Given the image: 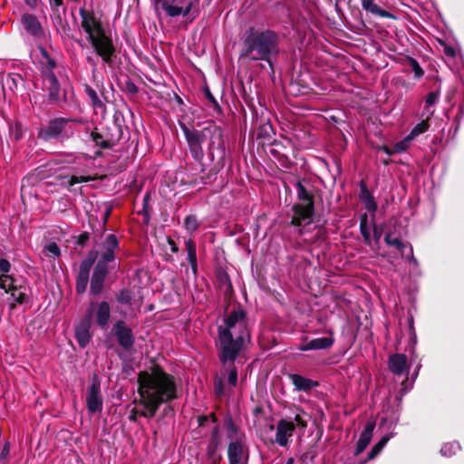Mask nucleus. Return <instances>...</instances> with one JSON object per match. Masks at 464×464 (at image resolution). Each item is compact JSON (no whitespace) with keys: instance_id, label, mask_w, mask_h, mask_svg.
Wrapping results in <instances>:
<instances>
[{"instance_id":"1","label":"nucleus","mask_w":464,"mask_h":464,"mask_svg":"<svg viewBox=\"0 0 464 464\" xmlns=\"http://www.w3.org/2000/svg\"><path fill=\"white\" fill-rule=\"evenodd\" d=\"M137 382L140 399L136 403L142 408L140 417L153 418L160 405L179 397L176 378L159 365L140 372Z\"/></svg>"},{"instance_id":"2","label":"nucleus","mask_w":464,"mask_h":464,"mask_svg":"<svg viewBox=\"0 0 464 464\" xmlns=\"http://www.w3.org/2000/svg\"><path fill=\"white\" fill-rule=\"evenodd\" d=\"M250 342L246 312L239 307L232 309L218 326V355L220 362H235Z\"/></svg>"},{"instance_id":"3","label":"nucleus","mask_w":464,"mask_h":464,"mask_svg":"<svg viewBox=\"0 0 464 464\" xmlns=\"http://www.w3.org/2000/svg\"><path fill=\"white\" fill-rule=\"evenodd\" d=\"M280 34L271 29L249 27L246 30L240 57L250 61H265L274 69L272 59L281 52Z\"/></svg>"},{"instance_id":"4","label":"nucleus","mask_w":464,"mask_h":464,"mask_svg":"<svg viewBox=\"0 0 464 464\" xmlns=\"http://www.w3.org/2000/svg\"><path fill=\"white\" fill-rule=\"evenodd\" d=\"M81 22L80 28L87 34V39L104 63L111 65L116 56V47L110 35H108L92 11L85 8L79 10Z\"/></svg>"},{"instance_id":"5","label":"nucleus","mask_w":464,"mask_h":464,"mask_svg":"<svg viewBox=\"0 0 464 464\" xmlns=\"http://www.w3.org/2000/svg\"><path fill=\"white\" fill-rule=\"evenodd\" d=\"M227 436L229 440L227 446L228 463L247 464L249 450L245 433L229 420L227 423Z\"/></svg>"},{"instance_id":"6","label":"nucleus","mask_w":464,"mask_h":464,"mask_svg":"<svg viewBox=\"0 0 464 464\" xmlns=\"http://www.w3.org/2000/svg\"><path fill=\"white\" fill-rule=\"evenodd\" d=\"M295 187L297 198L304 203L293 206L294 216L291 223L293 226L300 227L310 225L313 222L314 212V196L300 181L296 182Z\"/></svg>"},{"instance_id":"7","label":"nucleus","mask_w":464,"mask_h":464,"mask_svg":"<svg viewBox=\"0 0 464 464\" xmlns=\"http://www.w3.org/2000/svg\"><path fill=\"white\" fill-rule=\"evenodd\" d=\"M72 121L80 122L78 120H72L70 118H55L47 123V125L42 127L38 130V138L49 141L52 140H64L72 137L74 133V130L71 123Z\"/></svg>"},{"instance_id":"8","label":"nucleus","mask_w":464,"mask_h":464,"mask_svg":"<svg viewBox=\"0 0 464 464\" xmlns=\"http://www.w3.org/2000/svg\"><path fill=\"white\" fill-rule=\"evenodd\" d=\"M78 157H82L81 162L73 163L72 170L76 173L71 176H63L60 178L61 186L72 190V187L78 183L89 182L93 179L89 175L91 169L94 166L95 157L89 156L84 153H78Z\"/></svg>"},{"instance_id":"9","label":"nucleus","mask_w":464,"mask_h":464,"mask_svg":"<svg viewBox=\"0 0 464 464\" xmlns=\"http://www.w3.org/2000/svg\"><path fill=\"white\" fill-rule=\"evenodd\" d=\"M307 421L302 415L296 414L295 417H286L277 421L276 427L275 442L280 447H287L294 431L296 428L305 429Z\"/></svg>"},{"instance_id":"10","label":"nucleus","mask_w":464,"mask_h":464,"mask_svg":"<svg viewBox=\"0 0 464 464\" xmlns=\"http://www.w3.org/2000/svg\"><path fill=\"white\" fill-rule=\"evenodd\" d=\"M20 25L21 34L31 37L35 43L41 44L47 39L44 26L34 14L24 13L20 18Z\"/></svg>"},{"instance_id":"11","label":"nucleus","mask_w":464,"mask_h":464,"mask_svg":"<svg viewBox=\"0 0 464 464\" xmlns=\"http://www.w3.org/2000/svg\"><path fill=\"white\" fill-rule=\"evenodd\" d=\"M204 144H207L211 159H214V152L217 150L221 157L225 155V142L222 129L214 123H209L203 128Z\"/></svg>"},{"instance_id":"12","label":"nucleus","mask_w":464,"mask_h":464,"mask_svg":"<svg viewBox=\"0 0 464 464\" xmlns=\"http://www.w3.org/2000/svg\"><path fill=\"white\" fill-rule=\"evenodd\" d=\"M99 252V260L97 264L102 266H108V264L115 259V251L119 248V240L113 234L101 236V241L96 244Z\"/></svg>"},{"instance_id":"13","label":"nucleus","mask_w":464,"mask_h":464,"mask_svg":"<svg viewBox=\"0 0 464 464\" xmlns=\"http://www.w3.org/2000/svg\"><path fill=\"white\" fill-rule=\"evenodd\" d=\"M180 129L185 136L192 158L198 161H201L204 157L203 151V129L201 130L194 128H188L186 124L181 123Z\"/></svg>"},{"instance_id":"14","label":"nucleus","mask_w":464,"mask_h":464,"mask_svg":"<svg viewBox=\"0 0 464 464\" xmlns=\"http://www.w3.org/2000/svg\"><path fill=\"white\" fill-rule=\"evenodd\" d=\"M0 288L3 289L5 294L10 295L6 301L9 303L11 308L24 303L25 298L24 292L21 286L14 285V280L9 275H0Z\"/></svg>"},{"instance_id":"15","label":"nucleus","mask_w":464,"mask_h":464,"mask_svg":"<svg viewBox=\"0 0 464 464\" xmlns=\"http://www.w3.org/2000/svg\"><path fill=\"white\" fill-rule=\"evenodd\" d=\"M94 303H92L86 312V314L79 321L75 326V338L81 348H85L91 342V327H92V317Z\"/></svg>"},{"instance_id":"16","label":"nucleus","mask_w":464,"mask_h":464,"mask_svg":"<svg viewBox=\"0 0 464 464\" xmlns=\"http://www.w3.org/2000/svg\"><path fill=\"white\" fill-rule=\"evenodd\" d=\"M102 403L103 400L101 393V382L95 376L87 391L86 407L91 413H95L102 410Z\"/></svg>"},{"instance_id":"17","label":"nucleus","mask_w":464,"mask_h":464,"mask_svg":"<svg viewBox=\"0 0 464 464\" xmlns=\"http://www.w3.org/2000/svg\"><path fill=\"white\" fill-rule=\"evenodd\" d=\"M194 4V0H161V7L169 16H187Z\"/></svg>"},{"instance_id":"18","label":"nucleus","mask_w":464,"mask_h":464,"mask_svg":"<svg viewBox=\"0 0 464 464\" xmlns=\"http://www.w3.org/2000/svg\"><path fill=\"white\" fill-rule=\"evenodd\" d=\"M112 333L116 337L119 344L125 350H130L134 344V336L132 330L127 324L120 320L112 327Z\"/></svg>"},{"instance_id":"19","label":"nucleus","mask_w":464,"mask_h":464,"mask_svg":"<svg viewBox=\"0 0 464 464\" xmlns=\"http://www.w3.org/2000/svg\"><path fill=\"white\" fill-rule=\"evenodd\" d=\"M361 5L362 8L372 15L393 20L396 19V16L393 14L383 8L380 0H361Z\"/></svg>"},{"instance_id":"20","label":"nucleus","mask_w":464,"mask_h":464,"mask_svg":"<svg viewBox=\"0 0 464 464\" xmlns=\"http://www.w3.org/2000/svg\"><path fill=\"white\" fill-rule=\"evenodd\" d=\"M37 51L39 53L37 58L43 74L55 72V70H57L59 66L55 60L49 54L48 51L42 46L41 44H38Z\"/></svg>"},{"instance_id":"21","label":"nucleus","mask_w":464,"mask_h":464,"mask_svg":"<svg viewBox=\"0 0 464 464\" xmlns=\"http://www.w3.org/2000/svg\"><path fill=\"white\" fill-rule=\"evenodd\" d=\"M44 89L48 92V99L51 102H57L60 99V83L55 72L44 74Z\"/></svg>"},{"instance_id":"22","label":"nucleus","mask_w":464,"mask_h":464,"mask_svg":"<svg viewBox=\"0 0 464 464\" xmlns=\"http://www.w3.org/2000/svg\"><path fill=\"white\" fill-rule=\"evenodd\" d=\"M375 428V422L373 420H368L360 434L359 440L356 443V448L354 450V456L360 455L370 444L372 433Z\"/></svg>"},{"instance_id":"23","label":"nucleus","mask_w":464,"mask_h":464,"mask_svg":"<svg viewBox=\"0 0 464 464\" xmlns=\"http://www.w3.org/2000/svg\"><path fill=\"white\" fill-rule=\"evenodd\" d=\"M108 274V266H102V264H96L91 279V292L98 295L102 292L104 279Z\"/></svg>"},{"instance_id":"24","label":"nucleus","mask_w":464,"mask_h":464,"mask_svg":"<svg viewBox=\"0 0 464 464\" xmlns=\"http://www.w3.org/2000/svg\"><path fill=\"white\" fill-rule=\"evenodd\" d=\"M332 334L330 336L314 338L298 346L299 351L306 352L312 350H323L331 347L334 344Z\"/></svg>"},{"instance_id":"25","label":"nucleus","mask_w":464,"mask_h":464,"mask_svg":"<svg viewBox=\"0 0 464 464\" xmlns=\"http://www.w3.org/2000/svg\"><path fill=\"white\" fill-rule=\"evenodd\" d=\"M95 309V320L96 324L102 327H107L110 318H111V306L108 302L102 301L99 304H94L92 310Z\"/></svg>"},{"instance_id":"26","label":"nucleus","mask_w":464,"mask_h":464,"mask_svg":"<svg viewBox=\"0 0 464 464\" xmlns=\"http://www.w3.org/2000/svg\"><path fill=\"white\" fill-rule=\"evenodd\" d=\"M408 367V358L405 354L395 353L389 357V369L392 373L401 375Z\"/></svg>"},{"instance_id":"27","label":"nucleus","mask_w":464,"mask_h":464,"mask_svg":"<svg viewBox=\"0 0 464 464\" xmlns=\"http://www.w3.org/2000/svg\"><path fill=\"white\" fill-rule=\"evenodd\" d=\"M359 199L368 212L371 214H374L376 212V201L363 181L360 182Z\"/></svg>"},{"instance_id":"28","label":"nucleus","mask_w":464,"mask_h":464,"mask_svg":"<svg viewBox=\"0 0 464 464\" xmlns=\"http://www.w3.org/2000/svg\"><path fill=\"white\" fill-rule=\"evenodd\" d=\"M289 379L291 380L293 385L295 386L296 391L299 392H309L313 388L318 386V382L313 381L311 379L305 378L300 374L293 373L289 375Z\"/></svg>"},{"instance_id":"29","label":"nucleus","mask_w":464,"mask_h":464,"mask_svg":"<svg viewBox=\"0 0 464 464\" xmlns=\"http://www.w3.org/2000/svg\"><path fill=\"white\" fill-rule=\"evenodd\" d=\"M221 435L219 431V428L215 426L212 430L209 444L208 448V452L210 457H214L218 449L221 446Z\"/></svg>"},{"instance_id":"30","label":"nucleus","mask_w":464,"mask_h":464,"mask_svg":"<svg viewBox=\"0 0 464 464\" xmlns=\"http://www.w3.org/2000/svg\"><path fill=\"white\" fill-rule=\"evenodd\" d=\"M392 438V435H384L370 450L367 459L364 460L360 461L359 464H365L367 461L372 460L375 459L382 450V449L385 447V445L388 443L390 439Z\"/></svg>"},{"instance_id":"31","label":"nucleus","mask_w":464,"mask_h":464,"mask_svg":"<svg viewBox=\"0 0 464 464\" xmlns=\"http://www.w3.org/2000/svg\"><path fill=\"white\" fill-rule=\"evenodd\" d=\"M392 438V435H384L370 450L367 459L364 460L360 461L359 464H365L367 461L372 460L375 459L382 450V449L385 447V445L388 443L390 439Z\"/></svg>"},{"instance_id":"32","label":"nucleus","mask_w":464,"mask_h":464,"mask_svg":"<svg viewBox=\"0 0 464 464\" xmlns=\"http://www.w3.org/2000/svg\"><path fill=\"white\" fill-rule=\"evenodd\" d=\"M98 256H99V252H97L95 250H91L88 253L87 257L81 263L79 274H84V275L90 276L91 267L92 266V265L94 264V262L96 261Z\"/></svg>"},{"instance_id":"33","label":"nucleus","mask_w":464,"mask_h":464,"mask_svg":"<svg viewBox=\"0 0 464 464\" xmlns=\"http://www.w3.org/2000/svg\"><path fill=\"white\" fill-rule=\"evenodd\" d=\"M82 159V157H78L76 153H63L56 157L55 162L63 167H72L73 163L81 162Z\"/></svg>"},{"instance_id":"34","label":"nucleus","mask_w":464,"mask_h":464,"mask_svg":"<svg viewBox=\"0 0 464 464\" xmlns=\"http://www.w3.org/2000/svg\"><path fill=\"white\" fill-rule=\"evenodd\" d=\"M384 241L388 246H393L395 249L400 251L401 255H404L407 246L398 237H395L393 233L390 231L386 232Z\"/></svg>"},{"instance_id":"35","label":"nucleus","mask_w":464,"mask_h":464,"mask_svg":"<svg viewBox=\"0 0 464 464\" xmlns=\"http://www.w3.org/2000/svg\"><path fill=\"white\" fill-rule=\"evenodd\" d=\"M360 232L366 245L371 246V228L368 225V218L366 214H363L360 218Z\"/></svg>"},{"instance_id":"36","label":"nucleus","mask_w":464,"mask_h":464,"mask_svg":"<svg viewBox=\"0 0 464 464\" xmlns=\"http://www.w3.org/2000/svg\"><path fill=\"white\" fill-rule=\"evenodd\" d=\"M186 247L188 252V260L190 264L192 271L194 275L197 273V250L196 245L192 240H188L186 242Z\"/></svg>"},{"instance_id":"37","label":"nucleus","mask_w":464,"mask_h":464,"mask_svg":"<svg viewBox=\"0 0 464 464\" xmlns=\"http://www.w3.org/2000/svg\"><path fill=\"white\" fill-rule=\"evenodd\" d=\"M86 93L91 101V103L92 105V107L94 109H104V104L102 102V101L100 99V97L98 96L97 92H95V90H93L92 88L91 87H88L86 89Z\"/></svg>"},{"instance_id":"38","label":"nucleus","mask_w":464,"mask_h":464,"mask_svg":"<svg viewBox=\"0 0 464 464\" xmlns=\"http://www.w3.org/2000/svg\"><path fill=\"white\" fill-rule=\"evenodd\" d=\"M460 450V446L458 442H449L444 444L440 449L441 455L445 457H451Z\"/></svg>"},{"instance_id":"39","label":"nucleus","mask_w":464,"mask_h":464,"mask_svg":"<svg viewBox=\"0 0 464 464\" xmlns=\"http://www.w3.org/2000/svg\"><path fill=\"white\" fill-rule=\"evenodd\" d=\"M429 129V123L427 121H422L421 122L418 123L416 126L412 128V130L408 134L409 139H411L412 140L416 139L420 134L427 131Z\"/></svg>"},{"instance_id":"40","label":"nucleus","mask_w":464,"mask_h":464,"mask_svg":"<svg viewBox=\"0 0 464 464\" xmlns=\"http://www.w3.org/2000/svg\"><path fill=\"white\" fill-rule=\"evenodd\" d=\"M44 254L49 257H57L61 255L59 246L54 242H50L44 246Z\"/></svg>"},{"instance_id":"41","label":"nucleus","mask_w":464,"mask_h":464,"mask_svg":"<svg viewBox=\"0 0 464 464\" xmlns=\"http://www.w3.org/2000/svg\"><path fill=\"white\" fill-rule=\"evenodd\" d=\"M91 138L95 146H98L101 149H108L111 147V142L107 140H104L103 137L98 132H92Z\"/></svg>"},{"instance_id":"42","label":"nucleus","mask_w":464,"mask_h":464,"mask_svg":"<svg viewBox=\"0 0 464 464\" xmlns=\"http://www.w3.org/2000/svg\"><path fill=\"white\" fill-rule=\"evenodd\" d=\"M89 275L79 274L76 280V292L78 294H82L85 292L88 282H89Z\"/></svg>"},{"instance_id":"43","label":"nucleus","mask_w":464,"mask_h":464,"mask_svg":"<svg viewBox=\"0 0 464 464\" xmlns=\"http://www.w3.org/2000/svg\"><path fill=\"white\" fill-rule=\"evenodd\" d=\"M225 365H227V370L228 372V374H227V382L235 387L237 386V372L234 366V362L232 363H229V362H227Z\"/></svg>"},{"instance_id":"44","label":"nucleus","mask_w":464,"mask_h":464,"mask_svg":"<svg viewBox=\"0 0 464 464\" xmlns=\"http://www.w3.org/2000/svg\"><path fill=\"white\" fill-rule=\"evenodd\" d=\"M184 226H185V228L189 233H193L194 231H196L198 228L199 224L198 222L196 216L189 215L185 218Z\"/></svg>"},{"instance_id":"45","label":"nucleus","mask_w":464,"mask_h":464,"mask_svg":"<svg viewBox=\"0 0 464 464\" xmlns=\"http://www.w3.org/2000/svg\"><path fill=\"white\" fill-rule=\"evenodd\" d=\"M411 141H412V140L409 139V136L407 135L403 140H401L394 144V146H393L394 152L401 153V152L405 151L409 148Z\"/></svg>"},{"instance_id":"46","label":"nucleus","mask_w":464,"mask_h":464,"mask_svg":"<svg viewBox=\"0 0 464 464\" xmlns=\"http://www.w3.org/2000/svg\"><path fill=\"white\" fill-rule=\"evenodd\" d=\"M409 64L411 68V71L414 73L415 78L420 79L423 76L424 71L420 66L419 63L414 58H408Z\"/></svg>"},{"instance_id":"47","label":"nucleus","mask_w":464,"mask_h":464,"mask_svg":"<svg viewBox=\"0 0 464 464\" xmlns=\"http://www.w3.org/2000/svg\"><path fill=\"white\" fill-rule=\"evenodd\" d=\"M116 299L121 304H129L132 299V295L128 289H122L117 295Z\"/></svg>"},{"instance_id":"48","label":"nucleus","mask_w":464,"mask_h":464,"mask_svg":"<svg viewBox=\"0 0 464 464\" xmlns=\"http://www.w3.org/2000/svg\"><path fill=\"white\" fill-rule=\"evenodd\" d=\"M52 10L60 17L62 14L65 13V6L63 0H50Z\"/></svg>"},{"instance_id":"49","label":"nucleus","mask_w":464,"mask_h":464,"mask_svg":"<svg viewBox=\"0 0 464 464\" xmlns=\"http://www.w3.org/2000/svg\"><path fill=\"white\" fill-rule=\"evenodd\" d=\"M10 135L14 137V140H18L22 138L23 130L22 125L20 123H14L10 125L9 128Z\"/></svg>"},{"instance_id":"50","label":"nucleus","mask_w":464,"mask_h":464,"mask_svg":"<svg viewBox=\"0 0 464 464\" xmlns=\"http://www.w3.org/2000/svg\"><path fill=\"white\" fill-rule=\"evenodd\" d=\"M384 229H385V224H381V225L373 224V226H372L373 239L377 245L380 242V239L384 232Z\"/></svg>"},{"instance_id":"51","label":"nucleus","mask_w":464,"mask_h":464,"mask_svg":"<svg viewBox=\"0 0 464 464\" xmlns=\"http://www.w3.org/2000/svg\"><path fill=\"white\" fill-rule=\"evenodd\" d=\"M438 101H439V93L438 92H431L428 93L426 100H425L426 107L428 108L430 106L434 105Z\"/></svg>"},{"instance_id":"52","label":"nucleus","mask_w":464,"mask_h":464,"mask_svg":"<svg viewBox=\"0 0 464 464\" xmlns=\"http://www.w3.org/2000/svg\"><path fill=\"white\" fill-rule=\"evenodd\" d=\"M11 270V264L10 262L5 258L0 259V271L2 275H8V273Z\"/></svg>"},{"instance_id":"53","label":"nucleus","mask_w":464,"mask_h":464,"mask_svg":"<svg viewBox=\"0 0 464 464\" xmlns=\"http://www.w3.org/2000/svg\"><path fill=\"white\" fill-rule=\"evenodd\" d=\"M440 44L444 46V53L448 57H451V58L455 57L456 51L452 46L447 45L444 42H440Z\"/></svg>"},{"instance_id":"54","label":"nucleus","mask_w":464,"mask_h":464,"mask_svg":"<svg viewBox=\"0 0 464 464\" xmlns=\"http://www.w3.org/2000/svg\"><path fill=\"white\" fill-rule=\"evenodd\" d=\"M10 453V444L8 442H5L1 452H0V459H7Z\"/></svg>"},{"instance_id":"55","label":"nucleus","mask_w":464,"mask_h":464,"mask_svg":"<svg viewBox=\"0 0 464 464\" xmlns=\"http://www.w3.org/2000/svg\"><path fill=\"white\" fill-rule=\"evenodd\" d=\"M140 411H141V410L138 411L137 409H133V410L130 411V416H129L130 420H131V421H136V420H137V416H138V415H139V416H140Z\"/></svg>"},{"instance_id":"56","label":"nucleus","mask_w":464,"mask_h":464,"mask_svg":"<svg viewBox=\"0 0 464 464\" xmlns=\"http://www.w3.org/2000/svg\"><path fill=\"white\" fill-rule=\"evenodd\" d=\"M305 458H306V456H304V455L300 457V459L298 460L300 462V464H305L304 463ZM295 459L294 458H289L285 464H295Z\"/></svg>"},{"instance_id":"57","label":"nucleus","mask_w":464,"mask_h":464,"mask_svg":"<svg viewBox=\"0 0 464 464\" xmlns=\"http://www.w3.org/2000/svg\"><path fill=\"white\" fill-rule=\"evenodd\" d=\"M86 61H87L88 64H90L92 66V71H95L96 67H97V63L94 60V58L92 56H87Z\"/></svg>"},{"instance_id":"58","label":"nucleus","mask_w":464,"mask_h":464,"mask_svg":"<svg viewBox=\"0 0 464 464\" xmlns=\"http://www.w3.org/2000/svg\"><path fill=\"white\" fill-rule=\"evenodd\" d=\"M24 3L32 9L37 6V0H24Z\"/></svg>"},{"instance_id":"59","label":"nucleus","mask_w":464,"mask_h":464,"mask_svg":"<svg viewBox=\"0 0 464 464\" xmlns=\"http://www.w3.org/2000/svg\"><path fill=\"white\" fill-rule=\"evenodd\" d=\"M409 258L413 264H417L416 258L413 256V250L411 246H409Z\"/></svg>"},{"instance_id":"60","label":"nucleus","mask_w":464,"mask_h":464,"mask_svg":"<svg viewBox=\"0 0 464 464\" xmlns=\"http://www.w3.org/2000/svg\"><path fill=\"white\" fill-rule=\"evenodd\" d=\"M87 239H88V236H87V235H85V234H82V235H81V236H80V237H79V243H80L81 245H83V244H84V242H85Z\"/></svg>"},{"instance_id":"61","label":"nucleus","mask_w":464,"mask_h":464,"mask_svg":"<svg viewBox=\"0 0 464 464\" xmlns=\"http://www.w3.org/2000/svg\"><path fill=\"white\" fill-rule=\"evenodd\" d=\"M206 95H207L208 99L210 102H212L216 103V100H215L214 96L210 93V92H209V91H207Z\"/></svg>"},{"instance_id":"62","label":"nucleus","mask_w":464,"mask_h":464,"mask_svg":"<svg viewBox=\"0 0 464 464\" xmlns=\"http://www.w3.org/2000/svg\"><path fill=\"white\" fill-rule=\"evenodd\" d=\"M382 150L388 155H392L394 152V150H391L388 147H383Z\"/></svg>"},{"instance_id":"63","label":"nucleus","mask_w":464,"mask_h":464,"mask_svg":"<svg viewBox=\"0 0 464 464\" xmlns=\"http://www.w3.org/2000/svg\"><path fill=\"white\" fill-rule=\"evenodd\" d=\"M171 250H172L173 252H177V251H178V247L175 246V244H174V243L172 244Z\"/></svg>"},{"instance_id":"64","label":"nucleus","mask_w":464,"mask_h":464,"mask_svg":"<svg viewBox=\"0 0 464 464\" xmlns=\"http://www.w3.org/2000/svg\"><path fill=\"white\" fill-rule=\"evenodd\" d=\"M410 326L411 329H413V318L412 317L410 318Z\"/></svg>"}]
</instances>
